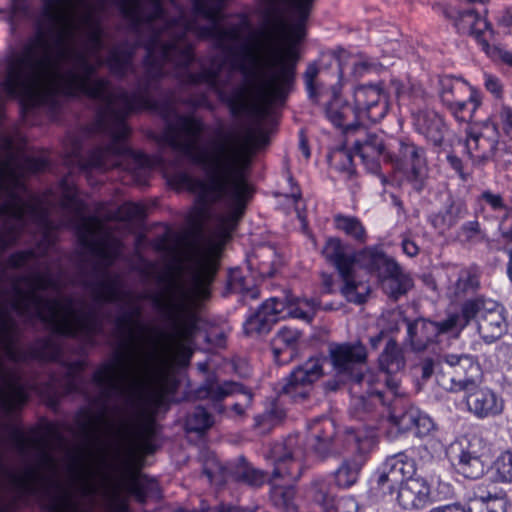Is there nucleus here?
<instances>
[{"mask_svg": "<svg viewBox=\"0 0 512 512\" xmlns=\"http://www.w3.org/2000/svg\"><path fill=\"white\" fill-rule=\"evenodd\" d=\"M375 248H365L362 251L347 257L344 247L338 238H329L323 247L322 254L336 265L342 280L341 292L348 301L361 303L369 294L367 282L360 278L359 273L370 267L369 259H373Z\"/></svg>", "mask_w": 512, "mask_h": 512, "instance_id": "nucleus-1", "label": "nucleus"}, {"mask_svg": "<svg viewBox=\"0 0 512 512\" xmlns=\"http://www.w3.org/2000/svg\"><path fill=\"white\" fill-rule=\"evenodd\" d=\"M512 134V109L502 106L486 121L476 124L470 132L466 147L475 159L491 157L504 137Z\"/></svg>", "mask_w": 512, "mask_h": 512, "instance_id": "nucleus-2", "label": "nucleus"}, {"mask_svg": "<svg viewBox=\"0 0 512 512\" xmlns=\"http://www.w3.org/2000/svg\"><path fill=\"white\" fill-rule=\"evenodd\" d=\"M349 104L352 113L345 115V125L377 122L389 109V94L382 84H360L353 88Z\"/></svg>", "mask_w": 512, "mask_h": 512, "instance_id": "nucleus-3", "label": "nucleus"}, {"mask_svg": "<svg viewBox=\"0 0 512 512\" xmlns=\"http://www.w3.org/2000/svg\"><path fill=\"white\" fill-rule=\"evenodd\" d=\"M439 95L455 118L464 122L473 118L481 103L477 91L468 82L455 77H445L440 81Z\"/></svg>", "mask_w": 512, "mask_h": 512, "instance_id": "nucleus-4", "label": "nucleus"}, {"mask_svg": "<svg viewBox=\"0 0 512 512\" xmlns=\"http://www.w3.org/2000/svg\"><path fill=\"white\" fill-rule=\"evenodd\" d=\"M458 455V471L467 478H479L486 470L491 456V446L478 435L465 437L460 442Z\"/></svg>", "mask_w": 512, "mask_h": 512, "instance_id": "nucleus-5", "label": "nucleus"}, {"mask_svg": "<svg viewBox=\"0 0 512 512\" xmlns=\"http://www.w3.org/2000/svg\"><path fill=\"white\" fill-rule=\"evenodd\" d=\"M373 254V259H369L370 267L364 270H379L382 287L388 295L397 298L412 288V279L394 261L388 259L377 248L374 249Z\"/></svg>", "mask_w": 512, "mask_h": 512, "instance_id": "nucleus-6", "label": "nucleus"}, {"mask_svg": "<svg viewBox=\"0 0 512 512\" xmlns=\"http://www.w3.org/2000/svg\"><path fill=\"white\" fill-rule=\"evenodd\" d=\"M288 307L289 293L266 300L257 312L248 319L246 323L247 330L249 332H261L266 330L269 325L288 318L291 316V310Z\"/></svg>", "mask_w": 512, "mask_h": 512, "instance_id": "nucleus-7", "label": "nucleus"}, {"mask_svg": "<svg viewBox=\"0 0 512 512\" xmlns=\"http://www.w3.org/2000/svg\"><path fill=\"white\" fill-rule=\"evenodd\" d=\"M416 472L415 462L404 455L393 457L379 473L377 484L383 491H392L395 486L405 484Z\"/></svg>", "mask_w": 512, "mask_h": 512, "instance_id": "nucleus-8", "label": "nucleus"}, {"mask_svg": "<svg viewBox=\"0 0 512 512\" xmlns=\"http://www.w3.org/2000/svg\"><path fill=\"white\" fill-rule=\"evenodd\" d=\"M451 381L455 389H472L481 380L480 366L470 357L450 356Z\"/></svg>", "mask_w": 512, "mask_h": 512, "instance_id": "nucleus-9", "label": "nucleus"}, {"mask_svg": "<svg viewBox=\"0 0 512 512\" xmlns=\"http://www.w3.org/2000/svg\"><path fill=\"white\" fill-rule=\"evenodd\" d=\"M466 396L468 410L479 418L500 414L504 409L503 399L493 390L483 387L472 390Z\"/></svg>", "mask_w": 512, "mask_h": 512, "instance_id": "nucleus-10", "label": "nucleus"}, {"mask_svg": "<svg viewBox=\"0 0 512 512\" xmlns=\"http://www.w3.org/2000/svg\"><path fill=\"white\" fill-rule=\"evenodd\" d=\"M430 494V486L426 480L416 477L398 487L396 500L404 509H419L429 503Z\"/></svg>", "mask_w": 512, "mask_h": 512, "instance_id": "nucleus-11", "label": "nucleus"}, {"mask_svg": "<svg viewBox=\"0 0 512 512\" xmlns=\"http://www.w3.org/2000/svg\"><path fill=\"white\" fill-rule=\"evenodd\" d=\"M301 333L292 328H283L272 341L274 357L279 363L291 361L301 348Z\"/></svg>", "mask_w": 512, "mask_h": 512, "instance_id": "nucleus-12", "label": "nucleus"}, {"mask_svg": "<svg viewBox=\"0 0 512 512\" xmlns=\"http://www.w3.org/2000/svg\"><path fill=\"white\" fill-rule=\"evenodd\" d=\"M479 330L487 341L498 339L506 330L502 308L491 304L490 308L479 311Z\"/></svg>", "mask_w": 512, "mask_h": 512, "instance_id": "nucleus-13", "label": "nucleus"}, {"mask_svg": "<svg viewBox=\"0 0 512 512\" xmlns=\"http://www.w3.org/2000/svg\"><path fill=\"white\" fill-rule=\"evenodd\" d=\"M49 75L36 74L29 77H23L17 80L12 78L8 82V90L13 94L23 98H33L38 96L48 86Z\"/></svg>", "mask_w": 512, "mask_h": 512, "instance_id": "nucleus-14", "label": "nucleus"}, {"mask_svg": "<svg viewBox=\"0 0 512 512\" xmlns=\"http://www.w3.org/2000/svg\"><path fill=\"white\" fill-rule=\"evenodd\" d=\"M323 374L321 365L317 360H310L301 367L295 369L285 385L287 393L294 394L300 387H305L318 380Z\"/></svg>", "mask_w": 512, "mask_h": 512, "instance_id": "nucleus-15", "label": "nucleus"}, {"mask_svg": "<svg viewBox=\"0 0 512 512\" xmlns=\"http://www.w3.org/2000/svg\"><path fill=\"white\" fill-rule=\"evenodd\" d=\"M393 420L400 431H413L418 436H425L434 428L431 418L415 409H410Z\"/></svg>", "mask_w": 512, "mask_h": 512, "instance_id": "nucleus-16", "label": "nucleus"}, {"mask_svg": "<svg viewBox=\"0 0 512 512\" xmlns=\"http://www.w3.org/2000/svg\"><path fill=\"white\" fill-rule=\"evenodd\" d=\"M455 25L459 32L474 36L476 39H481L490 31L487 19L473 10L459 12Z\"/></svg>", "mask_w": 512, "mask_h": 512, "instance_id": "nucleus-17", "label": "nucleus"}, {"mask_svg": "<svg viewBox=\"0 0 512 512\" xmlns=\"http://www.w3.org/2000/svg\"><path fill=\"white\" fill-rule=\"evenodd\" d=\"M332 363L337 368H346L352 363H363L366 361L367 353L365 347L357 342L355 344H342L330 351Z\"/></svg>", "mask_w": 512, "mask_h": 512, "instance_id": "nucleus-18", "label": "nucleus"}, {"mask_svg": "<svg viewBox=\"0 0 512 512\" xmlns=\"http://www.w3.org/2000/svg\"><path fill=\"white\" fill-rule=\"evenodd\" d=\"M355 151L363 163L372 171L378 170L379 159L383 155V142L375 135H369L365 139L357 141Z\"/></svg>", "mask_w": 512, "mask_h": 512, "instance_id": "nucleus-19", "label": "nucleus"}, {"mask_svg": "<svg viewBox=\"0 0 512 512\" xmlns=\"http://www.w3.org/2000/svg\"><path fill=\"white\" fill-rule=\"evenodd\" d=\"M168 368L167 360L151 358L131 372L139 382L150 383L160 381Z\"/></svg>", "mask_w": 512, "mask_h": 512, "instance_id": "nucleus-20", "label": "nucleus"}, {"mask_svg": "<svg viewBox=\"0 0 512 512\" xmlns=\"http://www.w3.org/2000/svg\"><path fill=\"white\" fill-rule=\"evenodd\" d=\"M292 455L291 449H289L284 442H278L275 443L271 450H270V458L273 459L275 462H277V466L273 472V479L276 480V478H287L288 483L291 481H294L297 479L298 474L297 472H291L287 471L284 466L283 462L287 459H290Z\"/></svg>", "mask_w": 512, "mask_h": 512, "instance_id": "nucleus-21", "label": "nucleus"}, {"mask_svg": "<svg viewBox=\"0 0 512 512\" xmlns=\"http://www.w3.org/2000/svg\"><path fill=\"white\" fill-rule=\"evenodd\" d=\"M409 333L418 346L425 347L439 335L438 325L428 320H417L409 327Z\"/></svg>", "mask_w": 512, "mask_h": 512, "instance_id": "nucleus-22", "label": "nucleus"}, {"mask_svg": "<svg viewBox=\"0 0 512 512\" xmlns=\"http://www.w3.org/2000/svg\"><path fill=\"white\" fill-rule=\"evenodd\" d=\"M318 307L319 304L313 300L297 297L289 293L288 309L291 310L290 317L310 322L316 314Z\"/></svg>", "mask_w": 512, "mask_h": 512, "instance_id": "nucleus-23", "label": "nucleus"}, {"mask_svg": "<svg viewBox=\"0 0 512 512\" xmlns=\"http://www.w3.org/2000/svg\"><path fill=\"white\" fill-rule=\"evenodd\" d=\"M381 367L388 373L399 371L404 366L401 349L394 341H389L379 359Z\"/></svg>", "mask_w": 512, "mask_h": 512, "instance_id": "nucleus-24", "label": "nucleus"}, {"mask_svg": "<svg viewBox=\"0 0 512 512\" xmlns=\"http://www.w3.org/2000/svg\"><path fill=\"white\" fill-rule=\"evenodd\" d=\"M492 477L497 482H512V450L500 453L491 466Z\"/></svg>", "mask_w": 512, "mask_h": 512, "instance_id": "nucleus-25", "label": "nucleus"}, {"mask_svg": "<svg viewBox=\"0 0 512 512\" xmlns=\"http://www.w3.org/2000/svg\"><path fill=\"white\" fill-rule=\"evenodd\" d=\"M337 229L344 232L346 235L353 238L359 243H364L366 240V232L361 222L355 217L350 216H337L335 218Z\"/></svg>", "mask_w": 512, "mask_h": 512, "instance_id": "nucleus-26", "label": "nucleus"}, {"mask_svg": "<svg viewBox=\"0 0 512 512\" xmlns=\"http://www.w3.org/2000/svg\"><path fill=\"white\" fill-rule=\"evenodd\" d=\"M327 117L329 120L338 127H341L345 130L355 128L358 125H345V115L347 113H352V106L348 104H343L338 98L333 99L326 110Z\"/></svg>", "mask_w": 512, "mask_h": 512, "instance_id": "nucleus-27", "label": "nucleus"}, {"mask_svg": "<svg viewBox=\"0 0 512 512\" xmlns=\"http://www.w3.org/2000/svg\"><path fill=\"white\" fill-rule=\"evenodd\" d=\"M360 465L356 461H344L336 471V482L341 487L353 485L359 476Z\"/></svg>", "mask_w": 512, "mask_h": 512, "instance_id": "nucleus-28", "label": "nucleus"}, {"mask_svg": "<svg viewBox=\"0 0 512 512\" xmlns=\"http://www.w3.org/2000/svg\"><path fill=\"white\" fill-rule=\"evenodd\" d=\"M248 159L247 149L244 147L225 150L221 153L218 161L220 165L240 166Z\"/></svg>", "mask_w": 512, "mask_h": 512, "instance_id": "nucleus-29", "label": "nucleus"}, {"mask_svg": "<svg viewBox=\"0 0 512 512\" xmlns=\"http://www.w3.org/2000/svg\"><path fill=\"white\" fill-rule=\"evenodd\" d=\"M443 123L442 120L436 116H433L431 119L425 121L422 124V129L426 133V135L434 140H438L442 135Z\"/></svg>", "mask_w": 512, "mask_h": 512, "instance_id": "nucleus-30", "label": "nucleus"}, {"mask_svg": "<svg viewBox=\"0 0 512 512\" xmlns=\"http://www.w3.org/2000/svg\"><path fill=\"white\" fill-rule=\"evenodd\" d=\"M211 424L212 422L210 416L203 410L199 411L188 420L190 429L195 431L205 430L209 428Z\"/></svg>", "mask_w": 512, "mask_h": 512, "instance_id": "nucleus-31", "label": "nucleus"}, {"mask_svg": "<svg viewBox=\"0 0 512 512\" xmlns=\"http://www.w3.org/2000/svg\"><path fill=\"white\" fill-rule=\"evenodd\" d=\"M486 500V512H505L507 507V500L502 496H487Z\"/></svg>", "mask_w": 512, "mask_h": 512, "instance_id": "nucleus-32", "label": "nucleus"}, {"mask_svg": "<svg viewBox=\"0 0 512 512\" xmlns=\"http://www.w3.org/2000/svg\"><path fill=\"white\" fill-rule=\"evenodd\" d=\"M485 504V497L475 496L469 499L465 509L467 512H486Z\"/></svg>", "mask_w": 512, "mask_h": 512, "instance_id": "nucleus-33", "label": "nucleus"}, {"mask_svg": "<svg viewBox=\"0 0 512 512\" xmlns=\"http://www.w3.org/2000/svg\"><path fill=\"white\" fill-rule=\"evenodd\" d=\"M318 75V68L315 65H310L305 72V82L311 95L314 94V81Z\"/></svg>", "mask_w": 512, "mask_h": 512, "instance_id": "nucleus-34", "label": "nucleus"}, {"mask_svg": "<svg viewBox=\"0 0 512 512\" xmlns=\"http://www.w3.org/2000/svg\"><path fill=\"white\" fill-rule=\"evenodd\" d=\"M462 232L467 239H471L480 234L481 228L478 221H470L462 226Z\"/></svg>", "mask_w": 512, "mask_h": 512, "instance_id": "nucleus-35", "label": "nucleus"}, {"mask_svg": "<svg viewBox=\"0 0 512 512\" xmlns=\"http://www.w3.org/2000/svg\"><path fill=\"white\" fill-rule=\"evenodd\" d=\"M438 325V334L446 333L454 330L458 325V316L453 315L442 323H436Z\"/></svg>", "mask_w": 512, "mask_h": 512, "instance_id": "nucleus-36", "label": "nucleus"}, {"mask_svg": "<svg viewBox=\"0 0 512 512\" xmlns=\"http://www.w3.org/2000/svg\"><path fill=\"white\" fill-rule=\"evenodd\" d=\"M482 199L489 203L494 209H500L503 207V201L499 194H493L489 191L482 193Z\"/></svg>", "mask_w": 512, "mask_h": 512, "instance_id": "nucleus-37", "label": "nucleus"}, {"mask_svg": "<svg viewBox=\"0 0 512 512\" xmlns=\"http://www.w3.org/2000/svg\"><path fill=\"white\" fill-rule=\"evenodd\" d=\"M428 512H467L465 506L459 504H447L432 508Z\"/></svg>", "mask_w": 512, "mask_h": 512, "instance_id": "nucleus-38", "label": "nucleus"}, {"mask_svg": "<svg viewBox=\"0 0 512 512\" xmlns=\"http://www.w3.org/2000/svg\"><path fill=\"white\" fill-rule=\"evenodd\" d=\"M335 158L337 160H342L343 162H345V165L341 167L342 170H346L350 174L353 172L351 165V157L349 154H347L344 151H339L335 154Z\"/></svg>", "mask_w": 512, "mask_h": 512, "instance_id": "nucleus-39", "label": "nucleus"}, {"mask_svg": "<svg viewBox=\"0 0 512 512\" xmlns=\"http://www.w3.org/2000/svg\"><path fill=\"white\" fill-rule=\"evenodd\" d=\"M485 85L489 91L493 94L499 95L501 92V86L496 78L491 76L486 77Z\"/></svg>", "mask_w": 512, "mask_h": 512, "instance_id": "nucleus-40", "label": "nucleus"}, {"mask_svg": "<svg viewBox=\"0 0 512 512\" xmlns=\"http://www.w3.org/2000/svg\"><path fill=\"white\" fill-rule=\"evenodd\" d=\"M403 250L408 256H415L417 255L419 248L416 245L415 242L411 240H404L403 241Z\"/></svg>", "mask_w": 512, "mask_h": 512, "instance_id": "nucleus-41", "label": "nucleus"}, {"mask_svg": "<svg viewBox=\"0 0 512 512\" xmlns=\"http://www.w3.org/2000/svg\"><path fill=\"white\" fill-rule=\"evenodd\" d=\"M337 512H356V504L353 500L342 501L338 503Z\"/></svg>", "mask_w": 512, "mask_h": 512, "instance_id": "nucleus-42", "label": "nucleus"}, {"mask_svg": "<svg viewBox=\"0 0 512 512\" xmlns=\"http://www.w3.org/2000/svg\"><path fill=\"white\" fill-rule=\"evenodd\" d=\"M102 373H103V376H101V380L113 381L114 378L119 376L120 371H119V369H117L115 367H108V368H105ZM121 373H123V372L121 371Z\"/></svg>", "mask_w": 512, "mask_h": 512, "instance_id": "nucleus-43", "label": "nucleus"}, {"mask_svg": "<svg viewBox=\"0 0 512 512\" xmlns=\"http://www.w3.org/2000/svg\"><path fill=\"white\" fill-rule=\"evenodd\" d=\"M242 396H243V400H244L243 403L235 404L233 406L234 411L238 415H242L244 413L245 408L248 406V404L250 403V400H251V396L247 393H244Z\"/></svg>", "mask_w": 512, "mask_h": 512, "instance_id": "nucleus-44", "label": "nucleus"}, {"mask_svg": "<svg viewBox=\"0 0 512 512\" xmlns=\"http://www.w3.org/2000/svg\"><path fill=\"white\" fill-rule=\"evenodd\" d=\"M374 68L373 64H370L366 61H359L354 65V73L357 75H361L366 70Z\"/></svg>", "mask_w": 512, "mask_h": 512, "instance_id": "nucleus-45", "label": "nucleus"}, {"mask_svg": "<svg viewBox=\"0 0 512 512\" xmlns=\"http://www.w3.org/2000/svg\"><path fill=\"white\" fill-rule=\"evenodd\" d=\"M233 285H234V288L235 289H239L241 290L242 292L244 293H250L252 296H255V292L253 291V289L247 287L244 283H243V280L242 279H238V278H235L233 280Z\"/></svg>", "mask_w": 512, "mask_h": 512, "instance_id": "nucleus-46", "label": "nucleus"}, {"mask_svg": "<svg viewBox=\"0 0 512 512\" xmlns=\"http://www.w3.org/2000/svg\"><path fill=\"white\" fill-rule=\"evenodd\" d=\"M491 53L493 55L497 53L500 58L512 65V54L507 51H503L502 49L495 47Z\"/></svg>", "mask_w": 512, "mask_h": 512, "instance_id": "nucleus-47", "label": "nucleus"}, {"mask_svg": "<svg viewBox=\"0 0 512 512\" xmlns=\"http://www.w3.org/2000/svg\"><path fill=\"white\" fill-rule=\"evenodd\" d=\"M322 283L324 285V288L327 292H331L333 289V277L328 274L322 275Z\"/></svg>", "mask_w": 512, "mask_h": 512, "instance_id": "nucleus-48", "label": "nucleus"}, {"mask_svg": "<svg viewBox=\"0 0 512 512\" xmlns=\"http://www.w3.org/2000/svg\"><path fill=\"white\" fill-rule=\"evenodd\" d=\"M312 0H293L294 5L300 10V11H306L308 7L310 6Z\"/></svg>", "mask_w": 512, "mask_h": 512, "instance_id": "nucleus-49", "label": "nucleus"}, {"mask_svg": "<svg viewBox=\"0 0 512 512\" xmlns=\"http://www.w3.org/2000/svg\"><path fill=\"white\" fill-rule=\"evenodd\" d=\"M502 21L507 25H512V7L505 11Z\"/></svg>", "mask_w": 512, "mask_h": 512, "instance_id": "nucleus-50", "label": "nucleus"}, {"mask_svg": "<svg viewBox=\"0 0 512 512\" xmlns=\"http://www.w3.org/2000/svg\"><path fill=\"white\" fill-rule=\"evenodd\" d=\"M238 390L237 385L235 384H228L227 390L225 391V394H232Z\"/></svg>", "mask_w": 512, "mask_h": 512, "instance_id": "nucleus-51", "label": "nucleus"}, {"mask_svg": "<svg viewBox=\"0 0 512 512\" xmlns=\"http://www.w3.org/2000/svg\"><path fill=\"white\" fill-rule=\"evenodd\" d=\"M301 148H302V151H303L304 155H305L306 157H309L310 153H309V150H308L307 145L302 144Z\"/></svg>", "mask_w": 512, "mask_h": 512, "instance_id": "nucleus-52", "label": "nucleus"}, {"mask_svg": "<svg viewBox=\"0 0 512 512\" xmlns=\"http://www.w3.org/2000/svg\"><path fill=\"white\" fill-rule=\"evenodd\" d=\"M303 35H304V30L302 28H299L297 37L301 38V37H303Z\"/></svg>", "mask_w": 512, "mask_h": 512, "instance_id": "nucleus-53", "label": "nucleus"}, {"mask_svg": "<svg viewBox=\"0 0 512 512\" xmlns=\"http://www.w3.org/2000/svg\"><path fill=\"white\" fill-rule=\"evenodd\" d=\"M450 160H451L452 162H455L456 164H458V161H457V159H456V158H454V157H450Z\"/></svg>", "mask_w": 512, "mask_h": 512, "instance_id": "nucleus-54", "label": "nucleus"}, {"mask_svg": "<svg viewBox=\"0 0 512 512\" xmlns=\"http://www.w3.org/2000/svg\"><path fill=\"white\" fill-rule=\"evenodd\" d=\"M379 341V339H375V340H372V345L373 346H376L377 342Z\"/></svg>", "mask_w": 512, "mask_h": 512, "instance_id": "nucleus-55", "label": "nucleus"}, {"mask_svg": "<svg viewBox=\"0 0 512 512\" xmlns=\"http://www.w3.org/2000/svg\"><path fill=\"white\" fill-rule=\"evenodd\" d=\"M509 277L512 280V269L509 270Z\"/></svg>", "mask_w": 512, "mask_h": 512, "instance_id": "nucleus-56", "label": "nucleus"}]
</instances>
